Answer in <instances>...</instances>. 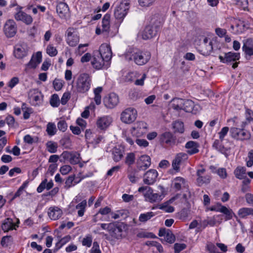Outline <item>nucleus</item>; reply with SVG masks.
<instances>
[{"mask_svg": "<svg viewBox=\"0 0 253 253\" xmlns=\"http://www.w3.org/2000/svg\"><path fill=\"white\" fill-rule=\"evenodd\" d=\"M125 56L127 60L133 61L137 65L142 66L149 61L151 58V53L149 51L133 48L129 49Z\"/></svg>", "mask_w": 253, "mask_h": 253, "instance_id": "obj_1", "label": "nucleus"}, {"mask_svg": "<svg viewBox=\"0 0 253 253\" xmlns=\"http://www.w3.org/2000/svg\"><path fill=\"white\" fill-rule=\"evenodd\" d=\"M100 225L102 229L108 232L109 236L112 239L119 240L123 238L125 229L123 223L112 222L109 223H101Z\"/></svg>", "mask_w": 253, "mask_h": 253, "instance_id": "obj_2", "label": "nucleus"}, {"mask_svg": "<svg viewBox=\"0 0 253 253\" xmlns=\"http://www.w3.org/2000/svg\"><path fill=\"white\" fill-rule=\"evenodd\" d=\"M152 24L146 26L142 34V38L144 40H148L156 36L160 31L163 25L162 19L156 17L152 19Z\"/></svg>", "mask_w": 253, "mask_h": 253, "instance_id": "obj_3", "label": "nucleus"}, {"mask_svg": "<svg viewBox=\"0 0 253 253\" xmlns=\"http://www.w3.org/2000/svg\"><path fill=\"white\" fill-rule=\"evenodd\" d=\"M92 83L91 76L87 73H82L79 75L76 81L77 91L80 93L87 92L90 88Z\"/></svg>", "mask_w": 253, "mask_h": 253, "instance_id": "obj_4", "label": "nucleus"}, {"mask_svg": "<svg viewBox=\"0 0 253 253\" xmlns=\"http://www.w3.org/2000/svg\"><path fill=\"white\" fill-rule=\"evenodd\" d=\"M158 188L161 191V194L154 193L153 189L151 187L147 186L139 187L138 189V191L140 193H142L144 197L148 199L149 202L154 203L162 200L164 197L163 195L165 191L164 188L161 185H159Z\"/></svg>", "mask_w": 253, "mask_h": 253, "instance_id": "obj_5", "label": "nucleus"}, {"mask_svg": "<svg viewBox=\"0 0 253 253\" xmlns=\"http://www.w3.org/2000/svg\"><path fill=\"white\" fill-rule=\"evenodd\" d=\"M65 37L67 44L70 46H76L79 42L78 32L74 28L70 27L67 29L65 33Z\"/></svg>", "mask_w": 253, "mask_h": 253, "instance_id": "obj_6", "label": "nucleus"}, {"mask_svg": "<svg viewBox=\"0 0 253 253\" xmlns=\"http://www.w3.org/2000/svg\"><path fill=\"white\" fill-rule=\"evenodd\" d=\"M28 100L32 105L39 106L42 103L43 95L38 89H32L28 92Z\"/></svg>", "mask_w": 253, "mask_h": 253, "instance_id": "obj_7", "label": "nucleus"}, {"mask_svg": "<svg viewBox=\"0 0 253 253\" xmlns=\"http://www.w3.org/2000/svg\"><path fill=\"white\" fill-rule=\"evenodd\" d=\"M129 3L126 1H122L117 5L114 10V16L116 19L122 21L129 10Z\"/></svg>", "mask_w": 253, "mask_h": 253, "instance_id": "obj_8", "label": "nucleus"}, {"mask_svg": "<svg viewBox=\"0 0 253 253\" xmlns=\"http://www.w3.org/2000/svg\"><path fill=\"white\" fill-rule=\"evenodd\" d=\"M91 63L93 67L97 70L107 68L110 65V63L106 62L105 59L101 56L99 52L96 51L93 52Z\"/></svg>", "mask_w": 253, "mask_h": 253, "instance_id": "obj_9", "label": "nucleus"}, {"mask_svg": "<svg viewBox=\"0 0 253 253\" xmlns=\"http://www.w3.org/2000/svg\"><path fill=\"white\" fill-rule=\"evenodd\" d=\"M137 115L136 110L133 108H128L121 114V120L126 124H131L136 119Z\"/></svg>", "mask_w": 253, "mask_h": 253, "instance_id": "obj_10", "label": "nucleus"}, {"mask_svg": "<svg viewBox=\"0 0 253 253\" xmlns=\"http://www.w3.org/2000/svg\"><path fill=\"white\" fill-rule=\"evenodd\" d=\"M151 164V158L147 155L141 156L136 162L135 173L147 169Z\"/></svg>", "mask_w": 253, "mask_h": 253, "instance_id": "obj_11", "label": "nucleus"}, {"mask_svg": "<svg viewBox=\"0 0 253 253\" xmlns=\"http://www.w3.org/2000/svg\"><path fill=\"white\" fill-rule=\"evenodd\" d=\"M230 133L232 137L242 141L249 139L251 137L249 132L237 127L231 128Z\"/></svg>", "mask_w": 253, "mask_h": 253, "instance_id": "obj_12", "label": "nucleus"}, {"mask_svg": "<svg viewBox=\"0 0 253 253\" xmlns=\"http://www.w3.org/2000/svg\"><path fill=\"white\" fill-rule=\"evenodd\" d=\"M22 7L18 6L16 8L17 12L14 14V18L18 21H22L26 25H30L32 23L33 19L30 15L21 10Z\"/></svg>", "mask_w": 253, "mask_h": 253, "instance_id": "obj_13", "label": "nucleus"}, {"mask_svg": "<svg viewBox=\"0 0 253 253\" xmlns=\"http://www.w3.org/2000/svg\"><path fill=\"white\" fill-rule=\"evenodd\" d=\"M3 31L7 37H14L17 32V26L15 21L12 19L6 21L4 26Z\"/></svg>", "mask_w": 253, "mask_h": 253, "instance_id": "obj_14", "label": "nucleus"}, {"mask_svg": "<svg viewBox=\"0 0 253 253\" xmlns=\"http://www.w3.org/2000/svg\"><path fill=\"white\" fill-rule=\"evenodd\" d=\"M208 210L211 211H215L223 213L226 215V220L231 219L234 214V213L231 210L228 209L226 207L221 205V204L219 203H217L215 205L209 208Z\"/></svg>", "mask_w": 253, "mask_h": 253, "instance_id": "obj_15", "label": "nucleus"}, {"mask_svg": "<svg viewBox=\"0 0 253 253\" xmlns=\"http://www.w3.org/2000/svg\"><path fill=\"white\" fill-rule=\"evenodd\" d=\"M205 172L206 169L204 168L199 169L197 171V182L199 186H201L204 184H209L211 181V176L209 174H205Z\"/></svg>", "mask_w": 253, "mask_h": 253, "instance_id": "obj_16", "label": "nucleus"}, {"mask_svg": "<svg viewBox=\"0 0 253 253\" xmlns=\"http://www.w3.org/2000/svg\"><path fill=\"white\" fill-rule=\"evenodd\" d=\"M158 173L156 169H150L144 174L143 181L147 185H152L157 180Z\"/></svg>", "mask_w": 253, "mask_h": 253, "instance_id": "obj_17", "label": "nucleus"}, {"mask_svg": "<svg viewBox=\"0 0 253 253\" xmlns=\"http://www.w3.org/2000/svg\"><path fill=\"white\" fill-rule=\"evenodd\" d=\"M96 51L99 52L101 56L105 59L106 62H110L112 58V52L109 45L107 43H103L100 45L99 50Z\"/></svg>", "mask_w": 253, "mask_h": 253, "instance_id": "obj_18", "label": "nucleus"}, {"mask_svg": "<svg viewBox=\"0 0 253 253\" xmlns=\"http://www.w3.org/2000/svg\"><path fill=\"white\" fill-rule=\"evenodd\" d=\"M160 141L169 146L176 145V138L173 134L169 131H166L162 133L160 137Z\"/></svg>", "mask_w": 253, "mask_h": 253, "instance_id": "obj_19", "label": "nucleus"}, {"mask_svg": "<svg viewBox=\"0 0 253 253\" xmlns=\"http://www.w3.org/2000/svg\"><path fill=\"white\" fill-rule=\"evenodd\" d=\"M104 104L108 108H113L119 103L118 96L115 93H111L104 98Z\"/></svg>", "mask_w": 253, "mask_h": 253, "instance_id": "obj_20", "label": "nucleus"}, {"mask_svg": "<svg viewBox=\"0 0 253 253\" xmlns=\"http://www.w3.org/2000/svg\"><path fill=\"white\" fill-rule=\"evenodd\" d=\"M28 50L25 43L17 44L14 47V56L18 59H22L27 56Z\"/></svg>", "mask_w": 253, "mask_h": 253, "instance_id": "obj_21", "label": "nucleus"}, {"mask_svg": "<svg viewBox=\"0 0 253 253\" xmlns=\"http://www.w3.org/2000/svg\"><path fill=\"white\" fill-rule=\"evenodd\" d=\"M42 52L38 51L36 53L35 56L33 55L30 61L25 65V71H27L28 69L36 68L37 66L42 62Z\"/></svg>", "mask_w": 253, "mask_h": 253, "instance_id": "obj_22", "label": "nucleus"}, {"mask_svg": "<svg viewBox=\"0 0 253 253\" xmlns=\"http://www.w3.org/2000/svg\"><path fill=\"white\" fill-rule=\"evenodd\" d=\"M188 158L187 153L181 152L177 154L172 163L173 169L177 171L179 170L180 164L187 160Z\"/></svg>", "mask_w": 253, "mask_h": 253, "instance_id": "obj_23", "label": "nucleus"}, {"mask_svg": "<svg viewBox=\"0 0 253 253\" xmlns=\"http://www.w3.org/2000/svg\"><path fill=\"white\" fill-rule=\"evenodd\" d=\"M240 58V55L239 53H234L232 52H229L225 53L224 56L221 55L219 56L220 62L224 63H228L231 62L236 61L237 60H238Z\"/></svg>", "mask_w": 253, "mask_h": 253, "instance_id": "obj_24", "label": "nucleus"}, {"mask_svg": "<svg viewBox=\"0 0 253 253\" xmlns=\"http://www.w3.org/2000/svg\"><path fill=\"white\" fill-rule=\"evenodd\" d=\"M112 122V118L109 116H104L99 118L97 121V126L101 129H106Z\"/></svg>", "mask_w": 253, "mask_h": 253, "instance_id": "obj_25", "label": "nucleus"}, {"mask_svg": "<svg viewBox=\"0 0 253 253\" xmlns=\"http://www.w3.org/2000/svg\"><path fill=\"white\" fill-rule=\"evenodd\" d=\"M69 11V7L65 2H60L56 6V11L61 18H66Z\"/></svg>", "mask_w": 253, "mask_h": 253, "instance_id": "obj_26", "label": "nucleus"}, {"mask_svg": "<svg viewBox=\"0 0 253 253\" xmlns=\"http://www.w3.org/2000/svg\"><path fill=\"white\" fill-rule=\"evenodd\" d=\"M242 49L246 55H253V40L250 38L244 40Z\"/></svg>", "mask_w": 253, "mask_h": 253, "instance_id": "obj_27", "label": "nucleus"}, {"mask_svg": "<svg viewBox=\"0 0 253 253\" xmlns=\"http://www.w3.org/2000/svg\"><path fill=\"white\" fill-rule=\"evenodd\" d=\"M199 144L198 143L194 141H189L187 142L185 147L187 149V153L190 155H192L199 152L198 148Z\"/></svg>", "mask_w": 253, "mask_h": 253, "instance_id": "obj_28", "label": "nucleus"}, {"mask_svg": "<svg viewBox=\"0 0 253 253\" xmlns=\"http://www.w3.org/2000/svg\"><path fill=\"white\" fill-rule=\"evenodd\" d=\"M62 214V211L56 207H50L48 209V215L52 220H57Z\"/></svg>", "mask_w": 253, "mask_h": 253, "instance_id": "obj_29", "label": "nucleus"}, {"mask_svg": "<svg viewBox=\"0 0 253 253\" xmlns=\"http://www.w3.org/2000/svg\"><path fill=\"white\" fill-rule=\"evenodd\" d=\"M14 226L15 224L12 219L11 218H7L2 221L1 228L4 232H7L15 229Z\"/></svg>", "mask_w": 253, "mask_h": 253, "instance_id": "obj_30", "label": "nucleus"}, {"mask_svg": "<svg viewBox=\"0 0 253 253\" xmlns=\"http://www.w3.org/2000/svg\"><path fill=\"white\" fill-rule=\"evenodd\" d=\"M212 49V42L210 41L208 44L201 43L199 50L202 54L208 55L211 52Z\"/></svg>", "mask_w": 253, "mask_h": 253, "instance_id": "obj_31", "label": "nucleus"}, {"mask_svg": "<svg viewBox=\"0 0 253 253\" xmlns=\"http://www.w3.org/2000/svg\"><path fill=\"white\" fill-rule=\"evenodd\" d=\"M174 200V198H171L167 202L159 205L158 207L159 209L163 210L166 212H172L174 211V208L172 206H169V204L172 203Z\"/></svg>", "mask_w": 253, "mask_h": 253, "instance_id": "obj_32", "label": "nucleus"}, {"mask_svg": "<svg viewBox=\"0 0 253 253\" xmlns=\"http://www.w3.org/2000/svg\"><path fill=\"white\" fill-rule=\"evenodd\" d=\"M235 177L239 179L246 177V168L245 167L238 166L234 171Z\"/></svg>", "mask_w": 253, "mask_h": 253, "instance_id": "obj_33", "label": "nucleus"}, {"mask_svg": "<svg viewBox=\"0 0 253 253\" xmlns=\"http://www.w3.org/2000/svg\"><path fill=\"white\" fill-rule=\"evenodd\" d=\"M124 150L119 148H114L112 150L113 159L116 162H119L123 157Z\"/></svg>", "mask_w": 253, "mask_h": 253, "instance_id": "obj_34", "label": "nucleus"}, {"mask_svg": "<svg viewBox=\"0 0 253 253\" xmlns=\"http://www.w3.org/2000/svg\"><path fill=\"white\" fill-rule=\"evenodd\" d=\"M238 214L240 218H245L248 216L253 215V209L251 208H242L239 210Z\"/></svg>", "mask_w": 253, "mask_h": 253, "instance_id": "obj_35", "label": "nucleus"}, {"mask_svg": "<svg viewBox=\"0 0 253 253\" xmlns=\"http://www.w3.org/2000/svg\"><path fill=\"white\" fill-rule=\"evenodd\" d=\"M177 100L178 101H180L181 104H182L183 110L186 112H190L191 111L194 106V102L192 100L189 99L183 100L179 98L177 99Z\"/></svg>", "mask_w": 253, "mask_h": 253, "instance_id": "obj_36", "label": "nucleus"}, {"mask_svg": "<svg viewBox=\"0 0 253 253\" xmlns=\"http://www.w3.org/2000/svg\"><path fill=\"white\" fill-rule=\"evenodd\" d=\"M222 142L220 139H216L212 144V147L219 152L220 153L226 154L227 149L222 145Z\"/></svg>", "mask_w": 253, "mask_h": 253, "instance_id": "obj_37", "label": "nucleus"}, {"mask_svg": "<svg viewBox=\"0 0 253 253\" xmlns=\"http://www.w3.org/2000/svg\"><path fill=\"white\" fill-rule=\"evenodd\" d=\"M185 179L181 177H176L173 181V187L176 191L180 190L185 184Z\"/></svg>", "mask_w": 253, "mask_h": 253, "instance_id": "obj_38", "label": "nucleus"}, {"mask_svg": "<svg viewBox=\"0 0 253 253\" xmlns=\"http://www.w3.org/2000/svg\"><path fill=\"white\" fill-rule=\"evenodd\" d=\"M110 15L106 14L102 21V31L104 32H108L110 29Z\"/></svg>", "mask_w": 253, "mask_h": 253, "instance_id": "obj_39", "label": "nucleus"}, {"mask_svg": "<svg viewBox=\"0 0 253 253\" xmlns=\"http://www.w3.org/2000/svg\"><path fill=\"white\" fill-rule=\"evenodd\" d=\"M172 128L175 133L178 132L183 133L184 132V127L183 122L179 121H175L172 123Z\"/></svg>", "mask_w": 253, "mask_h": 253, "instance_id": "obj_40", "label": "nucleus"}, {"mask_svg": "<svg viewBox=\"0 0 253 253\" xmlns=\"http://www.w3.org/2000/svg\"><path fill=\"white\" fill-rule=\"evenodd\" d=\"M135 161V155L134 153L130 152L126 154L125 160L126 165L130 167L133 165Z\"/></svg>", "mask_w": 253, "mask_h": 253, "instance_id": "obj_41", "label": "nucleus"}, {"mask_svg": "<svg viewBox=\"0 0 253 253\" xmlns=\"http://www.w3.org/2000/svg\"><path fill=\"white\" fill-rule=\"evenodd\" d=\"M46 147L47 150L50 153H54L57 152L58 144L57 142L48 141L46 143Z\"/></svg>", "mask_w": 253, "mask_h": 253, "instance_id": "obj_42", "label": "nucleus"}, {"mask_svg": "<svg viewBox=\"0 0 253 253\" xmlns=\"http://www.w3.org/2000/svg\"><path fill=\"white\" fill-rule=\"evenodd\" d=\"M86 206V200H83L80 203L78 204L76 209L78 210V214L79 216H83L84 214V212L85 210V207Z\"/></svg>", "mask_w": 253, "mask_h": 253, "instance_id": "obj_43", "label": "nucleus"}, {"mask_svg": "<svg viewBox=\"0 0 253 253\" xmlns=\"http://www.w3.org/2000/svg\"><path fill=\"white\" fill-rule=\"evenodd\" d=\"M155 213L152 211H149L140 214L139 220L141 222H146L152 217L155 216Z\"/></svg>", "mask_w": 253, "mask_h": 253, "instance_id": "obj_44", "label": "nucleus"}, {"mask_svg": "<svg viewBox=\"0 0 253 253\" xmlns=\"http://www.w3.org/2000/svg\"><path fill=\"white\" fill-rule=\"evenodd\" d=\"M75 179V175H72L69 176L66 179L65 182V188L66 189H68L71 187L72 186H73L75 185V184L74 183V180Z\"/></svg>", "mask_w": 253, "mask_h": 253, "instance_id": "obj_45", "label": "nucleus"}, {"mask_svg": "<svg viewBox=\"0 0 253 253\" xmlns=\"http://www.w3.org/2000/svg\"><path fill=\"white\" fill-rule=\"evenodd\" d=\"M156 0H138L139 5L142 7H148L153 5Z\"/></svg>", "mask_w": 253, "mask_h": 253, "instance_id": "obj_46", "label": "nucleus"}, {"mask_svg": "<svg viewBox=\"0 0 253 253\" xmlns=\"http://www.w3.org/2000/svg\"><path fill=\"white\" fill-rule=\"evenodd\" d=\"M50 104L53 107H57L60 104V100L57 94H53L50 100Z\"/></svg>", "mask_w": 253, "mask_h": 253, "instance_id": "obj_47", "label": "nucleus"}, {"mask_svg": "<svg viewBox=\"0 0 253 253\" xmlns=\"http://www.w3.org/2000/svg\"><path fill=\"white\" fill-rule=\"evenodd\" d=\"M92 242V237L90 234H87L82 240V245L88 248L91 247Z\"/></svg>", "mask_w": 253, "mask_h": 253, "instance_id": "obj_48", "label": "nucleus"}, {"mask_svg": "<svg viewBox=\"0 0 253 253\" xmlns=\"http://www.w3.org/2000/svg\"><path fill=\"white\" fill-rule=\"evenodd\" d=\"M46 132L50 136L54 135L56 132V128L54 124L49 123L47 125Z\"/></svg>", "mask_w": 253, "mask_h": 253, "instance_id": "obj_49", "label": "nucleus"}, {"mask_svg": "<svg viewBox=\"0 0 253 253\" xmlns=\"http://www.w3.org/2000/svg\"><path fill=\"white\" fill-rule=\"evenodd\" d=\"M12 242V238L11 236H5L2 238L1 245L3 247H8Z\"/></svg>", "mask_w": 253, "mask_h": 253, "instance_id": "obj_50", "label": "nucleus"}, {"mask_svg": "<svg viewBox=\"0 0 253 253\" xmlns=\"http://www.w3.org/2000/svg\"><path fill=\"white\" fill-rule=\"evenodd\" d=\"M111 212V209L109 207L107 206L103 208H100L98 212L94 215V218L96 217L99 214H100L103 215H105ZM94 220L95 222L96 221V220L95 218H94Z\"/></svg>", "mask_w": 253, "mask_h": 253, "instance_id": "obj_51", "label": "nucleus"}, {"mask_svg": "<svg viewBox=\"0 0 253 253\" xmlns=\"http://www.w3.org/2000/svg\"><path fill=\"white\" fill-rule=\"evenodd\" d=\"M46 53L50 56L53 57L56 56L58 52L55 47H54L52 45L49 44L47 46Z\"/></svg>", "mask_w": 253, "mask_h": 253, "instance_id": "obj_52", "label": "nucleus"}, {"mask_svg": "<svg viewBox=\"0 0 253 253\" xmlns=\"http://www.w3.org/2000/svg\"><path fill=\"white\" fill-rule=\"evenodd\" d=\"M165 239L168 243L171 244L175 241V238L172 232L170 230L168 229V232L166 236H165Z\"/></svg>", "mask_w": 253, "mask_h": 253, "instance_id": "obj_53", "label": "nucleus"}, {"mask_svg": "<svg viewBox=\"0 0 253 253\" xmlns=\"http://www.w3.org/2000/svg\"><path fill=\"white\" fill-rule=\"evenodd\" d=\"M79 154L72 153L69 162L72 165H76L80 162Z\"/></svg>", "mask_w": 253, "mask_h": 253, "instance_id": "obj_54", "label": "nucleus"}, {"mask_svg": "<svg viewBox=\"0 0 253 253\" xmlns=\"http://www.w3.org/2000/svg\"><path fill=\"white\" fill-rule=\"evenodd\" d=\"M206 249L209 252V253H216L217 249L216 245H214L211 242H209L206 245Z\"/></svg>", "mask_w": 253, "mask_h": 253, "instance_id": "obj_55", "label": "nucleus"}, {"mask_svg": "<svg viewBox=\"0 0 253 253\" xmlns=\"http://www.w3.org/2000/svg\"><path fill=\"white\" fill-rule=\"evenodd\" d=\"M139 74L137 72L128 73L126 76V80L129 82L133 81L135 78L138 77Z\"/></svg>", "mask_w": 253, "mask_h": 253, "instance_id": "obj_56", "label": "nucleus"}, {"mask_svg": "<svg viewBox=\"0 0 253 253\" xmlns=\"http://www.w3.org/2000/svg\"><path fill=\"white\" fill-rule=\"evenodd\" d=\"M58 128L62 132H65L68 127L67 124L65 121L60 120L57 123Z\"/></svg>", "mask_w": 253, "mask_h": 253, "instance_id": "obj_57", "label": "nucleus"}, {"mask_svg": "<svg viewBox=\"0 0 253 253\" xmlns=\"http://www.w3.org/2000/svg\"><path fill=\"white\" fill-rule=\"evenodd\" d=\"M186 248L185 244L175 243L174 245V253H179L181 251L184 250Z\"/></svg>", "mask_w": 253, "mask_h": 253, "instance_id": "obj_58", "label": "nucleus"}, {"mask_svg": "<svg viewBox=\"0 0 253 253\" xmlns=\"http://www.w3.org/2000/svg\"><path fill=\"white\" fill-rule=\"evenodd\" d=\"M229 131V127L227 126L223 127L220 131L218 133L219 139L222 141L224 139V137L227 134Z\"/></svg>", "mask_w": 253, "mask_h": 253, "instance_id": "obj_59", "label": "nucleus"}, {"mask_svg": "<svg viewBox=\"0 0 253 253\" xmlns=\"http://www.w3.org/2000/svg\"><path fill=\"white\" fill-rule=\"evenodd\" d=\"M138 172L135 173V169L133 173H130L128 175L127 177L132 183H135L137 180L139 178L138 174Z\"/></svg>", "mask_w": 253, "mask_h": 253, "instance_id": "obj_60", "label": "nucleus"}, {"mask_svg": "<svg viewBox=\"0 0 253 253\" xmlns=\"http://www.w3.org/2000/svg\"><path fill=\"white\" fill-rule=\"evenodd\" d=\"M90 253H101L97 242L94 241L93 243V246L90 250Z\"/></svg>", "mask_w": 253, "mask_h": 253, "instance_id": "obj_61", "label": "nucleus"}, {"mask_svg": "<svg viewBox=\"0 0 253 253\" xmlns=\"http://www.w3.org/2000/svg\"><path fill=\"white\" fill-rule=\"evenodd\" d=\"M236 4L245 10L248 7V0H236Z\"/></svg>", "mask_w": 253, "mask_h": 253, "instance_id": "obj_62", "label": "nucleus"}, {"mask_svg": "<svg viewBox=\"0 0 253 253\" xmlns=\"http://www.w3.org/2000/svg\"><path fill=\"white\" fill-rule=\"evenodd\" d=\"M72 170V168L69 165H64L60 168V171L62 174L66 175Z\"/></svg>", "mask_w": 253, "mask_h": 253, "instance_id": "obj_63", "label": "nucleus"}, {"mask_svg": "<svg viewBox=\"0 0 253 253\" xmlns=\"http://www.w3.org/2000/svg\"><path fill=\"white\" fill-rule=\"evenodd\" d=\"M53 85L54 89L56 91L60 90L63 87V84L62 82L60 80L57 79H55L54 80L53 82Z\"/></svg>", "mask_w": 253, "mask_h": 253, "instance_id": "obj_64", "label": "nucleus"}]
</instances>
